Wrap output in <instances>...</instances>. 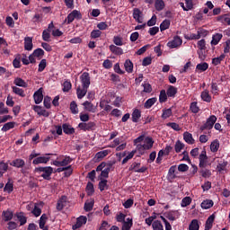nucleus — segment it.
I'll list each match as a JSON object with an SVG mask.
<instances>
[{"mask_svg": "<svg viewBox=\"0 0 230 230\" xmlns=\"http://www.w3.org/2000/svg\"><path fill=\"white\" fill-rule=\"evenodd\" d=\"M62 157H64L63 160L61 161L54 160L52 164L54 166H57L58 168H60V167H67L68 164H71V163H73V158H71V156L62 155Z\"/></svg>", "mask_w": 230, "mask_h": 230, "instance_id": "4", "label": "nucleus"}, {"mask_svg": "<svg viewBox=\"0 0 230 230\" xmlns=\"http://www.w3.org/2000/svg\"><path fill=\"white\" fill-rule=\"evenodd\" d=\"M155 8L157 12H161V11L164 10V1L155 0Z\"/></svg>", "mask_w": 230, "mask_h": 230, "instance_id": "41", "label": "nucleus"}, {"mask_svg": "<svg viewBox=\"0 0 230 230\" xmlns=\"http://www.w3.org/2000/svg\"><path fill=\"white\" fill-rule=\"evenodd\" d=\"M176 166L172 165L170 167L167 174L168 181H173L174 179H177V175L175 174Z\"/></svg>", "mask_w": 230, "mask_h": 230, "instance_id": "22", "label": "nucleus"}, {"mask_svg": "<svg viewBox=\"0 0 230 230\" xmlns=\"http://www.w3.org/2000/svg\"><path fill=\"white\" fill-rule=\"evenodd\" d=\"M24 49L25 51H31V49H33V38L31 37L24 38Z\"/></svg>", "mask_w": 230, "mask_h": 230, "instance_id": "16", "label": "nucleus"}, {"mask_svg": "<svg viewBox=\"0 0 230 230\" xmlns=\"http://www.w3.org/2000/svg\"><path fill=\"white\" fill-rule=\"evenodd\" d=\"M228 163L227 161H223L221 163H219L217 165V172H224V170H226V167L227 166Z\"/></svg>", "mask_w": 230, "mask_h": 230, "instance_id": "60", "label": "nucleus"}, {"mask_svg": "<svg viewBox=\"0 0 230 230\" xmlns=\"http://www.w3.org/2000/svg\"><path fill=\"white\" fill-rule=\"evenodd\" d=\"M48 66V61L46 59H41L39 67H38V73H42L44 69Z\"/></svg>", "mask_w": 230, "mask_h": 230, "instance_id": "52", "label": "nucleus"}, {"mask_svg": "<svg viewBox=\"0 0 230 230\" xmlns=\"http://www.w3.org/2000/svg\"><path fill=\"white\" fill-rule=\"evenodd\" d=\"M85 224H87V217L85 216H81L76 219V223L72 226V229H80V227Z\"/></svg>", "mask_w": 230, "mask_h": 230, "instance_id": "10", "label": "nucleus"}, {"mask_svg": "<svg viewBox=\"0 0 230 230\" xmlns=\"http://www.w3.org/2000/svg\"><path fill=\"white\" fill-rule=\"evenodd\" d=\"M12 128H15V122H7L2 128V132H8V130H12Z\"/></svg>", "mask_w": 230, "mask_h": 230, "instance_id": "39", "label": "nucleus"}, {"mask_svg": "<svg viewBox=\"0 0 230 230\" xmlns=\"http://www.w3.org/2000/svg\"><path fill=\"white\" fill-rule=\"evenodd\" d=\"M222 37H224L222 35V33H216L212 36V40H211V44L212 46H217L218 44V42H220V40H222Z\"/></svg>", "mask_w": 230, "mask_h": 230, "instance_id": "31", "label": "nucleus"}, {"mask_svg": "<svg viewBox=\"0 0 230 230\" xmlns=\"http://www.w3.org/2000/svg\"><path fill=\"white\" fill-rule=\"evenodd\" d=\"M33 99L36 105L42 103V101L44 100V95L42 94V88H40L38 91L34 93Z\"/></svg>", "mask_w": 230, "mask_h": 230, "instance_id": "11", "label": "nucleus"}, {"mask_svg": "<svg viewBox=\"0 0 230 230\" xmlns=\"http://www.w3.org/2000/svg\"><path fill=\"white\" fill-rule=\"evenodd\" d=\"M201 100H203V102H207V103H210L211 102V95H209V91L208 90H204L201 93Z\"/></svg>", "mask_w": 230, "mask_h": 230, "instance_id": "37", "label": "nucleus"}, {"mask_svg": "<svg viewBox=\"0 0 230 230\" xmlns=\"http://www.w3.org/2000/svg\"><path fill=\"white\" fill-rule=\"evenodd\" d=\"M217 116L215 115L209 116V118L207 119L206 123L199 128V130H201V132H204V130H211V128L215 127V124L217 123Z\"/></svg>", "mask_w": 230, "mask_h": 230, "instance_id": "2", "label": "nucleus"}, {"mask_svg": "<svg viewBox=\"0 0 230 230\" xmlns=\"http://www.w3.org/2000/svg\"><path fill=\"white\" fill-rule=\"evenodd\" d=\"M124 67L127 73H133L134 72V63L130 59H127L124 63Z\"/></svg>", "mask_w": 230, "mask_h": 230, "instance_id": "23", "label": "nucleus"}, {"mask_svg": "<svg viewBox=\"0 0 230 230\" xmlns=\"http://www.w3.org/2000/svg\"><path fill=\"white\" fill-rule=\"evenodd\" d=\"M32 54L36 58H42L44 57V49L38 48L33 50Z\"/></svg>", "mask_w": 230, "mask_h": 230, "instance_id": "49", "label": "nucleus"}, {"mask_svg": "<svg viewBox=\"0 0 230 230\" xmlns=\"http://www.w3.org/2000/svg\"><path fill=\"white\" fill-rule=\"evenodd\" d=\"M142 15H143V12H141L139 8L133 9V19H135V21H137V22H138L139 24L143 22V21H141Z\"/></svg>", "mask_w": 230, "mask_h": 230, "instance_id": "18", "label": "nucleus"}, {"mask_svg": "<svg viewBox=\"0 0 230 230\" xmlns=\"http://www.w3.org/2000/svg\"><path fill=\"white\" fill-rule=\"evenodd\" d=\"M62 128L64 134H66L67 136H72V134H75V128H73L70 124L64 123L62 125Z\"/></svg>", "mask_w": 230, "mask_h": 230, "instance_id": "17", "label": "nucleus"}, {"mask_svg": "<svg viewBox=\"0 0 230 230\" xmlns=\"http://www.w3.org/2000/svg\"><path fill=\"white\" fill-rule=\"evenodd\" d=\"M168 100V94L165 90H161L159 95L160 103H164Z\"/></svg>", "mask_w": 230, "mask_h": 230, "instance_id": "51", "label": "nucleus"}, {"mask_svg": "<svg viewBox=\"0 0 230 230\" xmlns=\"http://www.w3.org/2000/svg\"><path fill=\"white\" fill-rule=\"evenodd\" d=\"M80 81L82 84V87H84V89H89V85H91V75L88 72H84L81 75Z\"/></svg>", "mask_w": 230, "mask_h": 230, "instance_id": "6", "label": "nucleus"}, {"mask_svg": "<svg viewBox=\"0 0 230 230\" xmlns=\"http://www.w3.org/2000/svg\"><path fill=\"white\" fill-rule=\"evenodd\" d=\"M190 111L193 114H199V112L200 111V108H199V105H198L197 102H193L190 103Z\"/></svg>", "mask_w": 230, "mask_h": 230, "instance_id": "45", "label": "nucleus"}, {"mask_svg": "<svg viewBox=\"0 0 230 230\" xmlns=\"http://www.w3.org/2000/svg\"><path fill=\"white\" fill-rule=\"evenodd\" d=\"M13 93H14V94H17L18 96H21V98H25L26 97V93H24V90H22V88H19L17 86H13Z\"/></svg>", "mask_w": 230, "mask_h": 230, "instance_id": "35", "label": "nucleus"}, {"mask_svg": "<svg viewBox=\"0 0 230 230\" xmlns=\"http://www.w3.org/2000/svg\"><path fill=\"white\" fill-rule=\"evenodd\" d=\"M199 168H206L208 166V153L206 150L201 151L199 156Z\"/></svg>", "mask_w": 230, "mask_h": 230, "instance_id": "8", "label": "nucleus"}, {"mask_svg": "<svg viewBox=\"0 0 230 230\" xmlns=\"http://www.w3.org/2000/svg\"><path fill=\"white\" fill-rule=\"evenodd\" d=\"M113 44L115 46H123V39L119 36L113 37Z\"/></svg>", "mask_w": 230, "mask_h": 230, "instance_id": "63", "label": "nucleus"}, {"mask_svg": "<svg viewBox=\"0 0 230 230\" xmlns=\"http://www.w3.org/2000/svg\"><path fill=\"white\" fill-rule=\"evenodd\" d=\"M86 192L88 197H91L94 193V184L89 181L86 185Z\"/></svg>", "mask_w": 230, "mask_h": 230, "instance_id": "48", "label": "nucleus"}, {"mask_svg": "<svg viewBox=\"0 0 230 230\" xmlns=\"http://www.w3.org/2000/svg\"><path fill=\"white\" fill-rule=\"evenodd\" d=\"M70 111L72 114H78V104H76V102L72 101L70 102Z\"/></svg>", "mask_w": 230, "mask_h": 230, "instance_id": "53", "label": "nucleus"}, {"mask_svg": "<svg viewBox=\"0 0 230 230\" xmlns=\"http://www.w3.org/2000/svg\"><path fill=\"white\" fill-rule=\"evenodd\" d=\"M203 31H205L202 29V30H199L197 31V34H195V33L187 34L185 36V39H187V40H199V39H200V37H202Z\"/></svg>", "mask_w": 230, "mask_h": 230, "instance_id": "14", "label": "nucleus"}, {"mask_svg": "<svg viewBox=\"0 0 230 230\" xmlns=\"http://www.w3.org/2000/svg\"><path fill=\"white\" fill-rule=\"evenodd\" d=\"M83 106L84 107V111H87L88 112H95L94 104L89 101L84 102Z\"/></svg>", "mask_w": 230, "mask_h": 230, "instance_id": "30", "label": "nucleus"}, {"mask_svg": "<svg viewBox=\"0 0 230 230\" xmlns=\"http://www.w3.org/2000/svg\"><path fill=\"white\" fill-rule=\"evenodd\" d=\"M91 39H100L102 37V31L100 30H93L90 34Z\"/></svg>", "mask_w": 230, "mask_h": 230, "instance_id": "58", "label": "nucleus"}, {"mask_svg": "<svg viewBox=\"0 0 230 230\" xmlns=\"http://www.w3.org/2000/svg\"><path fill=\"white\" fill-rule=\"evenodd\" d=\"M77 128L83 130L84 132H93V130L96 128V123L93 121L80 122Z\"/></svg>", "mask_w": 230, "mask_h": 230, "instance_id": "3", "label": "nucleus"}, {"mask_svg": "<svg viewBox=\"0 0 230 230\" xmlns=\"http://www.w3.org/2000/svg\"><path fill=\"white\" fill-rule=\"evenodd\" d=\"M31 22H33L34 24H39V22H42V15H40V13L34 14L31 19Z\"/></svg>", "mask_w": 230, "mask_h": 230, "instance_id": "61", "label": "nucleus"}, {"mask_svg": "<svg viewBox=\"0 0 230 230\" xmlns=\"http://www.w3.org/2000/svg\"><path fill=\"white\" fill-rule=\"evenodd\" d=\"M133 222L132 219L130 217L127 218V221H124L122 223V230H130L132 228L133 226Z\"/></svg>", "mask_w": 230, "mask_h": 230, "instance_id": "32", "label": "nucleus"}, {"mask_svg": "<svg viewBox=\"0 0 230 230\" xmlns=\"http://www.w3.org/2000/svg\"><path fill=\"white\" fill-rule=\"evenodd\" d=\"M14 85L18 87H28V84L24 82V80L21 77H16L13 81Z\"/></svg>", "mask_w": 230, "mask_h": 230, "instance_id": "38", "label": "nucleus"}, {"mask_svg": "<svg viewBox=\"0 0 230 230\" xmlns=\"http://www.w3.org/2000/svg\"><path fill=\"white\" fill-rule=\"evenodd\" d=\"M167 96L169 98H175V95L177 94V87L173 85H170L166 91Z\"/></svg>", "mask_w": 230, "mask_h": 230, "instance_id": "27", "label": "nucleus"}, {"mask_svg": "<svg viewBox=\"0 0 230 230\" xmlns=\"http://www.w3.org/2000/svg\"><path fill=\"white\" fill-rule=\"evenodd\" d=\"M184 148V144L181 142V140H178L174 145V150L176 154H180L181 150Z\"/></svg>", "mask_w": 230, "mask_h": 230, "instance_id": "54", "label": "nucleus"}, {"mask_svg": "<svg viewBox=\"0 0 230 230\" xmlns=\"http://www.w3.org/2000/svg\"><path fill=\"white\" fill-rule=\"evenodd\" d=\"M144 143L143 146L145 147L146 150H152V148H154V138H152V137H146L144 139Z\"/></svg>", "mask_w": 230, "mask_h": 230, "instance_id": "15", "label": "nucleus"}, {"mask_svg": "<svg viewBox=\"0 0 230 230\" xmlns=\"http://www.w3.org/2000/svg\"><path fill=\"white\" fill-rule=\"evenodd\" d=\"M109 48L113 55H123V49L117 47L116 45H110Z\"/></svg>", "mask_w": 230, "mask_h": 230, "instance_id": "26", "label": "nucleus"}, {"mask_svg": "<svg viewBox=\"0 0 230 230\" xmlns=\"http://www.w3.org/2000/svg\"><path fill=\"white\" fill-rule=\"evenodd\" d=\"M183 139L185 143H188V145H193V143H195V139H193V135H191V133L188 131L183 133Z\"/></svg>", "mask_w": 230, "mask_h": 230, "instance_id": "21", "label": "nucleus"}, {"mask_svg": "<svg viewBox=\"0 0 230 230\" xmlns=\"http://www.w3.org/2000/svg\"><path fill=\"white\" fill-rule=\"evenodd\" d=\"M67 202L66 196H62L60 199L58 201L56 209L58 211H62L64 208H66V203Z\"/></svg>", "mask_w": 230, "mask_h": 230, "instance_id": "19", "label": "nucleus"}, {"mask_svg": "<svg viewBox=\"0 0 230 230\" xmlns=\"http://www.w3.org/2000/svg\"><path fill=\"white\" fill-rule=\"evenodd\" d=\"M200 229V225H199L198 219H193L189 225V230H199Z\"/></svg>", "mask_w": 230, "mask_h": 230, "instance_id": "44", "label": "nucleus"}, {"mask_svg": "<svg viewBox=\"0 0 230 230\" xmlns=\"http://www.w3.org/2000/svg\"><path fill=\"white\" fill-rule=\"evenodd\" d=\"M218 148H220V141H218V139H215L210 144V150H211V152H213V154H215V153H217Z\"/></svg>", "mask_w": 230, "mask_h": 230, "instance_id": "33", "label": "nucleus"}, {"mask_svg": "<svg viewBox=\"0 0 230 230\" xmlns=\"http://www.w3.org/2000/svg\"><path fill=\"white\" fill-rule=\"evenodd\" d=\"M199 173L201 175V177H203L204 179H208V177L211 176V170L207 169L206 167H199Z\"/></svg>", "mask_w": 230, "mask_h": 230, "instance_id": "29", "label": "nucleus"}, {"mask_svg": "<svg viewBox=\"0 0 230 230\" xmlns=\"http://www.w3.org/2000/svg\"><path fill=\"white\" fill-rule=\"evenodd\" d=\"M156 102H157V98H155V97H153V98L148 99V100L144 103L145 109H151V108L155 104Z\"/></svg>", "mask_w": 230, "mask_h": 230, "instance_id": "34", "label": "nucleus"}, {"mask_svg": "<svg viewBox=\"0 0 230 230\" xmlns=\"http://www.w3.org/2000/svg\"><path fill=\"white\" fill-rule=\"evenodd\" d=\"M213 222H215V214H212L208 217L205 227H208V229H211L213 227Z\"/></svg>", "mask_w": 230, "mask_h": 230, "instance_id": "46", "label": "nucleus"}, {"mask_svg": "<svg viewBox=\"0 0 230 230\" xmlns=\"http://www.w3.org/2000/svg\"><path fill=\"white\" fill-rule=\"evenodd\" d=\"M141 118V111L139 109H135L131 114V119L133 123H137Z\"/></svg>", "mask_w": 230, "mask_h": 230, "instance_id": "20", "label": "nucleus"}, {"mask_svg": "<svg viewBox=\"0 0 230 230\" xmlns=\"http://www.w3.org/2000/svg\"><path fill=\"white\" fill-rule=\"evenodd\" d=\"M180 46H182V39L179 36H174L172 40L167 43V47L170 49H175V48H179Z\"/></svg>", "mask_w": 230, "mask_h": 230, "instance_id": "7", "label": "nucleus"}, {"mask_svg": "<svg viewBox=\"0 0 230 230\" xmlns=\"http://www.w3.org/2000/svg\"><path fill=\"white\" fill-rule=\"evenodd\" d=\"M170 24H172V22H170V20H164L160 24V31H164L165 30H168L170 28Z\"/></svg>", "mask_w": 230, "mask_h": 230, "instance_id": "40", "label": "nucleus"}, {"mask_svg": "<svg viewBox=\"0 0 230 230\" xmlns=\"http://www.w3.org/2000/svg\"><path fill=\"white\" fill-rule=\"evenodd\" d=\"M75 19H76V21H81V19H82V13H80V11H78V10L72 11L67 15L66 21H67V24H71V22H73V21H75Z\"/></svg>", "mask_w": 230, "mask_h": 230, "instance_id": "5", "label": "nucleus"}, {"mask_svg": "<svg viewBox=\"0 0 230 230\" xmlns=\"http://www.w3.org/2000/svg\"><path fill=\"white\" fill-rule=\"evenodd\" d=\"M35 173H39L44 181H51V175H53V167L51 166H40L34 169Z\"/></svg>", "mask_w": 230, "mask_h": 230, "instance_id": "1", "label": "nucleus"}, {"mask_svg": "<svg viewBox=\"0 0 230 230\" xmlns=\"http://www.w3.org/2000/svg\"><path fill=\"white\" fill-rule=\"evenodd\" d=\"M211 93L215 96L218 95V84L217 83L211 84Z\"/></svg>", "mask_w": 230, "mask_h": 230, "instance_id": "64", "label": "nucleus"}, {"mask_svg": "<svg viewBox=\"0 0 230 230\" xmlns=\"http://www.w3.org/2000/svg\"><path fill=\"white\" fill-rule=\"evenodd\" d=\"M99 190L100 191H105V190H109V184H107L108 181L103 179V178H100L99 179Z\"/></svg>", "mask_w": 230, "mask_h": 230, "instance_id": "24", "label": "nucleus"}, {"mask_svg": "<svg viewBox=\"0 0 230 230\" xmlns=\"http://www.w3.org/2000/svg\"><path fill=\"white\" fill-rule=\"evenodd\" d=\"M153 230H164V226H163V223L159 220H155L152 224Z\"/></svg>", "mask_w": 230, "mask_h": 230, "instance_id": "47", "label": "nucleus"}, {"mask_svg": "<svg viewBox=\"0 0 230 230\" xmlns=\"http://www.w3.org/2000/svg\"><path fill=\"white\" fill-rule=\"evenodd\" d=\"M113 164L112 163H108L107 167L101 172L99 179H109V173H111Z\"/></svg>", "mask_w": 230, "mask_h": 230, "instance_id": "9", "label": "nucleus"}, {"mask_svg": "<svg viewBox=\"0 0 230 230\" xmlns=\"http://www.w3.org/2000/svg\"><path fill=\"white\" fill-rule=\"evenodd\" d=\"M10 166L14 168H24L26 166V162L21 158H16L10 163Z\"/></svg>", "mask_w": 230, "mask_h": 230, "instance_id": "13", "label": "nucleus"}, {"mask_svg": "<svg viewBox=\"0 0 230 230\" xmlns=\"http://www.w3.org/2000/svg\"><path fill=\"white\" fill-rule=\"evenodd\" d=\"M93 208H94V201L85 202L84 209L86 212L93 211Z\"/></svg>", "mask_w": 230, "mask_h": 230, "instance_id": "59", "label": "nucleus"}, {"mask_svg": "<svg viewBox=\"0 0 230 230\" xmlns=\"http://www.w3.org/2000/svg\"><path fill=\"white\" fill-rule=\"evenodd\" d=\"M196 69L204 73V71H208V69H209V65L207 62L199 63L196 66Z\"/></svg>", "mask_w": 230, "mask_h": 230, "instance_id": "36", "label": "nucleus"}, {"mask_svg": "<svg viewBox=\"0 0 230 230\" xmlns=\"http://www.w3.org/2000/svg\"><path fill=\"white\" fill-rule=\"evenodd\" d=\"M190 204H191V199L190 197H185L182 199L181 206V208H187Z\"/></svg>", "mask_w": 230, "mask_h": 230, "instance_id": "62", "label": "nucleus"}, {"mask_svg": "<svg viewBox=\"0 0 230 230\" xmlns=\"http://www.w3.org/2000/svg\"><path fill=\"white\" fill-rule=\"evenodd\" d=\"M2 215L4 217V222H10V220L13 218V212L10 210L4 211Z\"/></svg>", "mask_w": 230, "mask_h": 230, "instance_id": "42", "label": "nucleus"}, {"mask_svg": "<svg viewBox=\"0 0 230 230\" xmlns=\"http://www.w3.org/2000/svg\"><path fill=\"white\" fill-rule=\"evenodd\" d=\"M50 159L49 156H38L32 161V164H48Z\"/></svg>", "mask_w": 230, "mask_h": 230, "instance_id": "12", "label": "nucleus"}, {"mask_svg": "<svg viewBox=\"0 0 230 230\" xmlns=\"http://www.w3.org/2000/svg\"><path fill=\"white\" fill-rule=\"evenodd\" d=\"M46 222H48V215L42 214L40 218V229H44L46 227Z\"/></svg>", "mask_w": 230, "mask_h": 230, "instance_id": "43", "label": "nucleus"}, {"mask_svg": "<svg viewBox=\"0 0 230 230\" xmlns=\"http://www.w3.org/2000/svg\"><path fill=\"white\" fill-rule=\"evenodd\" d=\"M87 89H89V88L83 87V89H82V88H80V86L77 87L76 95H77L78 100H82V98H84V96H85V94H87Z\"/></svg>", "mask_w": 230, "mask_h": 230, "instance_id": "28", "label": "nucleus"}, {"mask_svg": "<svg viewBox=\"0 0 230 230\" xmlns=\"http://www.w3.org/2000/svg\"><path fill=\"white\" fill-rule=\"evenodd\" d=\"M109 154H111V150L106 149V150L98 152V153L95 155V157H96L97 159H103V157H107V155H109Z\"/></svg>", "mask_w": 230, "mask_h": 230, "instance_id": "50", "label": "nucleus"}, {"mask_svg": "<svg viewBox=\"0 0 230 230\" xmlns=\"http://www.w3.org/2000/svg\"><path fill=\"white\" fill-rule=\"evenodd\" d=\"M214 202L212 199H205L201 202V208L202 209H211L214 206Z\"/></svg>", "mask_w": 230, "mask_h": 230, "instance_id": "25", "label": "nucleus"}, {"mask_svg": "<svg viewBox=\"0 0 230 230\" xmlns=\"http://www.w3.org/2000/svg\"><path fill=\"white\" fill-rule=\"evenodd\" d=\"M172 114V108L163 110L162 118L163 119H168V118H170Z\"/></svg>", "mask_w": 230, "mask_h": 230, "instance_id": "55", "label": "nucleus"}, {"mask_svg": "<svg viewBox=\"0 0 230 230\" xmlns=\"http://www.w3.org/2000/svg\"><path fill=\"white\" fill-rule=\"evenodd\" d=\"M42 39L45 42H49V40H51V31L44 30L42 32Z\"/></svg>", "mask_w": 230, "mask_h": 230, "instance_id": "56", "label": "nucleus"}, {"mask_svg": "<svg viewBox=\"0 0 230 230\" xmlns=\"http://www.w3.org/2000/svg\"><path fill=\"white\" fill-rule=\"evenodd\" d=\"M4 191H7V193H12V191H13V183L10 182V179L8 180V182L5 184Z\"/></svg>", "mask_w": 230, "mask_h": 230, "instance_id": "57", "label": "nucleus"}]
</instances>
